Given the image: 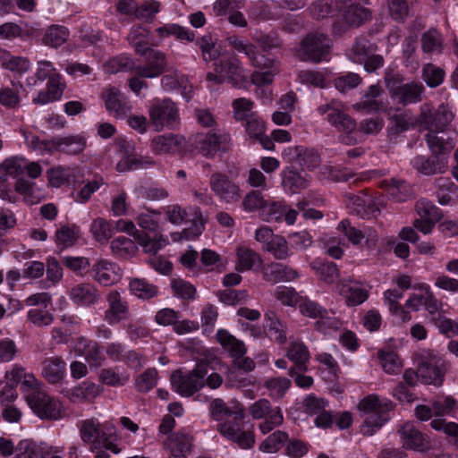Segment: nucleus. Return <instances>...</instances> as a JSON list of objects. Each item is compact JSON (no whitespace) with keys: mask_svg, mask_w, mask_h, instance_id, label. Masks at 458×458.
I'll use <instances>...</instances> for the list:
<instances>
[{"mask_svg":"<svg viewBox=\"0 0 458 458\" xmlns=\"http://www.w3.org/2000/svg\"><path fill=\"white\" fill-rule=\"evenodd\" d=\"M210 412L212 418L216 420L233 415V421L219 424L218 430L225 437L236 442L242 448H250L253 445L254 435L252 432L241 428L240 421L243 419L242 412H233L222 399H215L210 403Z\"/></svg>","mask_w":458,"mask_h":458,"instance_id":"nucleus-1","label":"nucleus"},{"mask_svg":"<svg viewBox=\"0 0 458 458\" xmlns=\"http://www.w3.org/2000/svg\"><path fill=\"white\" fill-rule=\"evenodd\" d=\"M359 409L366 415L360 431L364 436L370 437L389 420L388 411L392 409V403H382L377 396L369 395L359 403Z\"/></svg>","mask_w":458,"mask_h":458,"instance_id":"nucleus-2","label":"nucleus"},{"mask_svg":"<svg viewBox=\"0 0 458 458\" xmlns=\"http://www.w3.org/2000/svg\"><path fill=\"white\" fill-rule=\"evenodd\" d=\"M208 372V363L199 362L187 373H182L181 370L173 372L170 377L171 385L179 394L190 397L205 386Z\"/></svg>","mask_w":458,"mask_h":458,"instance_id":"nucleus-3","label":"nucleus"},{"mask_svg":"<svg viewBox=\"0 0 458 458\" xmlns=\"http://www.w3.org/2000/svg\"><path fill=\"white\" fill-rule=\"evenodd\" d=\"M385 83L391 98L394 101L397 102V104L408 106L417 104L422 100V94L425 88L420 82L411 81L409 83H402L399 78L386 74Z\"/></svg>","mask_w":458,"mask_h":458,"instance_id":"nucleus-4","label":"nucleus"},{"mask_svg":"<svg viewBox=\"0 0 458 458\" xmlns=\"http://www.w3.org/2000/svg\"><path fill=\"white\" fill-rule=\"evenodd\" d=\"M149 122L157 131L174 128L179 123V109L170 98L154 99L148 108Z\"/></svg>","mask_w":458,"mask_h":458,"instance_id":"nucleus-5","label":"nucleus"},{"mask_svg":"<svg viewBox=\"0 0 458 458\" xmlns=\"http://www.w3.org/2000/svg\"><path fill=\"white\" fill-rule=\"evenodd\" d=\"M331 47V39L325 34L311 32L301 42L298 56L302 61L319 63L326 59Z\"/></svg>","mask_w":458,"mask_h":458,"instance_id":"nucleus-6","label":"nucleus"},{"mask_svg":"<svg viewBox=\"0 0 458 458\" xmlns=\"http://www.w3.org/2000/svg\"><path fill=\"white\" fill-rule=\"evenodd\" d=\"M447 364L445 360L434 352H428L419 363L420 382L425 385L440 386L443 384Z\"/></svg>","mask_w":458,"mask_h":458,"instance_id":"nucleus-7","label":"nucleus"},{"mask_svg":"<svg viewBox=\"0 0 458 458\" xmlns=\"http://www.w3.org/2000/svg\"><path fill=\"white\" fill-rule=\"evenodd\" d=\"M453 120V114L447 106L442 105L434 109L429 104H423L420 106V114L417 120L420 126L429 131L428 132L444 131L446 126Z\"/></svg>","mask_w":458,"mask_h":458,"instance_id":"nucleus-8","label":"nucleus"},{"mask_svg":"<svg viewBox=\"0 0 458 458\" xmlns=\"http://www.w3.org/2000/svg\"><path fill=\"white\" fill-rule=\"evenodd\" d=\"M26 400L32 411L41 419L58 420L61 418V403L43 390L27 394Z\"/></svg>","mask_w":458,"mask_h":458,"instance_id":"nucleus-9","label":"nucleus"},{"mask_svg":"<svg viewBox=\"0 0 458 458\" xmlns=\"http://www.w3.org/2000/svg\"><path fill=\"white\" fill-rule=\"evenodd\" d=\"M317 111L320 115L327 114V121L339 131L352 133L357 128L356 121L342 111L335 100L319 106Z\"/></svg>","mask_w":458,"mask_h":458,"instance_id":"nucleus-10","label":"nucleus"},{"mask_svg":"<svg viewBox=\"0 0 458 458\" xmlns=\"http://www.w3.org/2000/svg\"><path fill=\"white\" fill-rule=\"evenodd\" d=\"M231 136L229 133L217 130L209 131L197 141L198 151L206 157H213L216 154L225 153L229 149Z\"/></svg>","mask_w":458,"mask_h":458,"instance_id":"nucleus-11","label":"nucleus"},{"mask_svg":"<svg viewBox=\"0 0 458 458\" xmlns=\"http://www.w3.org/2000/svg\"><path fill=\"white\" fill-rule=\"evenodd\" d=\"M214 71L221 73L224 81H227L235 88H242L247 81V75L241 62L235 56L225 57L214 64Z\"/></svg>","mask_w":458,"mask_h":458,"instance_id":"nucleus-12","label":"nucleus"},{"mask_svg":"<svg viewBox=\"0 0 458 458\" xmlns=\"http://www.w3.org/2000/svg\"><path fill=\"white\" fill-rule=\"evenodd\" d=\"M212 191L225 203H236L241 199L239 185L229 180V177L222 173H214L209 180Z\"/></svg>","mask_w":458,"mask_h":458,"instance_id":"nucleus-13","label":"nucleus"},{"mask_svg":"<svg viewBox=\"0 0 458 458\" xmlns=\"http://www.w3.org/2000/svg\"><path fill=\"white\" fill-rule=\"evenodd\" d=\"M107 112L117 119L126 118L132 106L128 98L114 87L107 88L102 94Z\"/></svg>","mask_w":458,"mask_h":458,"instance_id":"nucleus-14","label":"nucleus"},{"mask_svg":"<svg viewBox=\"0 0 458 458\" xmlns=\"http://www.w3.org/2000/svg\"><path fill=\"white\" fill-rule=\"evenodd\" d=\"M146 56V64L135 68L140 77L152 79L158 77L165 72H167V61L165 54L158 50L148 48Z\"/></svg>","mask_w":458,"mask_h":458,"instance_id":"nucleus-15","label":"nucleus"},{"mask_svg":"<svg viewBox=\"0 0 458 458\" xmlns=\"http://www.w3.org/2000/svg\"><path fill=\"white\" fill-rule=\"evenodd\" d=\"M103 388L90 381H83L72 388H64L61 393L73 403H91L98 396Z\"/></svg>","mask_w":458,"mask_h":458,"instance_id":"nucleus-16","label":"nucleus"},{"mask_svg":"<svg viewBox=\"0 0 458 458\" xmlns=\"http://www.w3.org/2000/svg\"><path fill=\"white\" fill-rule=\"evenodd\" d=\"M108 309L105 311V319L109 325L118 324L122 320L130 318L128 302L121 297L116 291H112L107 295Z\"/></svg>","mask_w":458,"mask_h":458,"instance_id":"nucleus-17","label":"nucleus"},{"mask_svg":"<svg viewBox=\"0 0 458 458\" xmlns=\"http://www.w3.org/2000/svg\"><path fill=\"white\" fill-rule=\"evenodd\" d=\"M150 147L156 154H177L184 150L186 140L179 134L158 135L152 139Z\"/></svg>","mask_w":458,"mask_h":458,"instance_id":"nucleus-18","label":"nucleus"},{"mask_svg":"<svg viewBox=\"0 0 458 458\" xmlns=\"http://www.w3.org/2000/svg\"><path fill=\"white\" fill-rule=\"evenodd\" d=\"M403 447L415 451H423L429 447L430 442L427 436L423 435L411 423L403 424L399 429Z\"/></svg>","mask_w":458,"mask_h":458,"instance_id":"nucleus-19","label":"nucleus"},{"mask_svg":"<svg viewBox=\"0 0 458 458\" xmlns=\"http://www.w3.org/2000/svg\"><path fill=\"white\" fill-rule=\"evenodd\" d=\"M411 165L418 173L429 176L445 173L447 168V160L446 157L434 155L431 157L419 155L412 159Z\"/></svg>","mask_w":458,"mask_h":458,"instance_id":"nucleus-20","label":"nucleus"},{"mask_svg":"<svg viewBox=\"0 0 458 458\" xmlns=\"http://www.w3.org/2000/svg\"><path fill=\"white\" fill-rule=\"evenodd\" d=\"M23 173V160L16 157L5 159L0 164V197L12 201L5 185L9 177H16Z\"/></svg>","mask_w":458,"mask_h":458,"instance_id":"nucleus-21","label":"nucleus"},{"mask_svg":"<svg viewBox=\"0 0 458 458\" xmlns=\"http://www.w3.org/2000/svg\"><path fill=\"white\" fill-rule=\"evenodd\" d=\"M48 151H61L69 155H77L83 151L86 140L80 135L54 137L48 141Z\"/></svg>","mask_w":458,"mask_h":458,"instance_id":"nucleus-22","label":"nucleus"},{"mask_svg":"<svg viewBox=\"0 0 458 458\" xmlns=\"http://www.w3.org/2000/svg\"><path fill=\"white\" fill-rule=\"evenodd\" d=\"M92 277L100 284L108 286L120 280V269L114 264L106 259H100L92 266Z\"/></svg>","mask_w":458,"mask_h":458,"instance_id":"nucleus-23","label":"nucleus"},{"mask_svg":"<svg viewBox=\"0 0 458 458\" xmlns=\"http://www.w3.org/2000/svg\"><path fill=\"white\" fill-rule=\"evenodd\" d=\"M263 279L271 284L291 282L299 277L298 272L284 264L272 262L262 268Z\"/></svg>","mask_w":458,"mask_h":458,"instance_id":"nucleus-24","label":"nucleus"},{"mask_svg":"<svg viewBox=\"0 0 458 458\" xmlns=\"http://www.w3.org/2000/svg\"><path fill=\"white\" fill-rule=\"evenodd\" d=\"M169 452V458H187L192 447V438L183 432L169 436L164 443Z\"/></svg>","mask_w":458,"mask_h":458,"instance_id":"nucleus-25","label":"nucleus"},{"mask_svg":"<svg viewBox=\"0 0 458 458\" xmlns=\"http://www.w3.org/2000/svg\"><path fill=\"white\" fill-rule=\"evenodd\" d=\"M337 230L343 233L350 242L353 245H359L366 238V244L369 248L377 241V235L369 229H358L352 226L349 220L344 219L337 225Z\"/></svg>","mask_w":458,"mask_h":458,"instance_id":"nucleus-26","label":"nucleus"},{"mask_svg":"<svg viewBox=\"0 0 458 458\" xmlns=\"http://www.w3.org/2000/svg\"><path fill=\"white\" fill-rule=\"evenodd\" d=\"M69 296L74 303L80 306L94 305L100 299L98 289L89 283H81L74 285L70 290Z\"/></svg>","mask_w":458,"mask_h":458,"instance_id":"nucleus-27","label":"nucleus"},{"mask_svg":"<svg viewBox=\"0 0 458 458\" xmlns=\"http://www.w3.org/2000/svg\"><path fill=\"white\" fill-rule=\"evenodd\" d=\"M42 376L52 385L61 382L66 372V363L62 357L55 356L44 360Z\"/></svg>","mask_w":458,"mask_h":458,"instance_id":"nucleus-28","label":"nucleus"},{"mask_svg":"<svg viewBox=\"0 0 458 458\" xmlns=\"http://www.w3.org/2000/svg\"><path fill=\"white\" fill-rule=\"evenodd\" d=\"M345 196L349 201L348 204L352 207L358 215L376 217L380 212L371 197L366 195L363 191H360L357 195L348 193Z\"/></svg>","mask_w":458,"mask_h":458,"instance_id":"nucleus-29","label":"nucleus"},{"mask_svg":"<svg viewBox=\"0 0 458 458\" xmlns=\"http://www.w3.org/2000/svg\"><path fill=\"white\" fill-rule=\"evenodd\" d=\"M428 147L432 152V155L438 156L439 157H445L449 155L455 146V138L453 136H438L435 132H428L425 136Z\"/></svg>","mask_w":458,"mask_h":458,"instance_id":"nucleus-30","label":"nucleus"},{"mask_svg":"<svg viewBox=\"0 0 458 458\" xmlns=\"http://www.w3.org/2000/svg\"><path fill=\"white\" fill-rule=\"evenodd\" d=\"M377 46L371 42L368 37L360 35L357 37L349 51L350 59L357 64L364 62L368 56L376 53Z\"/></svg>","mask_w":458,"mask_h":458,"instance_id":"nucleus-31","label":"nucleus"},{"mask_svg":"<svg viewBox=\"0 0 458 458\" xmlns=\"http://www.w3.org/2000/svg\"><path fill=\"white\" fill-rule=\"evenodd\" d=\"M64 83L61 82V75L53 74L47 82L46 91H40L38 95L32 99L34 104L45 105L49 102L58 100L62 98Z\"/></svg>","mask_w":458,"mask_h":458,"instance_id":"nucleus-32","label":"nucleus"},{"mask_svg":"<svg viewBox=\"0 0 458 458\" xmlns=\"http://www.w3.org/2000/svg\"><path fill=\"white\" fill-rule=\"evenodd\" d=\"M266 327L268 335L278 344H284L287 341V327L273 310H268L264 315Z\"/></svg>","mask_w":458,"mask_h":458,"instance_id":"nucleus-33","label":"nucleus"},{"mask_svg":"<svg viewBox=\"0 0 458 458\" xmlns=\"http://www.w3.org/2000/svg\"><path fill=\"white\" fill-rule=\"evenodd\" d=\"M437 194L441 205L458 201V186L448 177H439L435 181Z\"/></svg>","mask_w":458,"mask_h":458,"instance_id":"nucleus-34","label":"nucleus"},{"mask_svg":"<svg viewBox=\"0 0 458 458\" xmlns=\"http://www.w3.org/2000/svg\"><path fill=\"white\" fill-rule=\"evenodd\" d=\"M236 255V270L239 272L254 269L261 266L263 262L258 252L245 246L238 247Z\"/></svg>","mask_w":458,"mask_h":458,"instance_id":"nucleus-35","label":"nucleus"},{"mask_svg":"<svg viewBox=\"0 0 458 458\" xmlns=\"http://www.w3.org/2000/svg\"><path fill=\"white\" fill-rule=\"evenodd\" d=\"M216 338L219 344L225 349L232 358H241L245 355L247 348L244 343L236 339L225 329H220L216 333Z\"/></svg>","mask_w":458,"mask_h":458,"instance_id":"nucleus-36","label":"nucleus"},{"mask_svg":"<svg viewBox=\"0 0 458 458\" xmlns=\"http://www.w3.org/2000/svg\"><path fill=\"white\" fill-rule=\"evenodd\" d=\"M187 81V78L176 70L161 78V85L165 90L171 91L175 89H182V97L189 101L191 98V87L188 89Z\"/></svg>","mask_w":458,"mask_h":458,"instance_id":"nucleus-37","label":"nucleus"},{"mask_svg":"<svg viewBox=\"0 0 458 458\" xmlns=\"http://www.w3.org/2000/svg\"><path fill=\"white\" fill-rule=\"evenodd\" d=\"M371 13L369 9L358 4L348 5L344 13L343 19L349 27H360L361 24L369 21Z\"/></svg>","mask_w":458,"mask_h":458,"instance_id":"nucleus-38","label":"nucleus"},{"mask_svg":"<svg viewBox=\"0 0 458 458\" xmlns=\"http://www.w3.org/2000/svg\"><path fill=\"white\" fill-rule=\"evenodd\" d=\"M133 237L142 246L146 253L152 254L153 256L165 244V240L160 233L149 234L141 231H135Z\"/></svg>","mask_w":458,"mask_h":458,"instance_id":"nucleus-39","label":"nucleus"},{"mask_svg":"<svg viewBox=\"0 0 458 458\" xmlns=\"http://www.w3.org/2000/svg\"><path fill=\"white\" fill-rule=\"evenodd\" d=\"M384 185L387 194L395 202H404L412 197L410 185L403 180L392 178L385 181Z\"/></svg>","mask_w":458,"mask_h":458,"instance_id":"nucleus-40","label":"nucleus"},{"mask_svg":"<svg viewBox=\"0 0 458 458\" xmlns=\"http://www.w3.org/2000/svg\"><path fill=\"white\" fill-rule=\"evenodd\" d=\"M381 92L382 90L378 84L371 85L365 91L361 99L353 105V108L366 113L377 111L381 106V103L377 100V98L380 96Z\"/></svg>","mask_w":458,"mask_h":458,"instance_id":"nucleus-41","label":"nucleus"},{"mask_svg":"<svg viewBox=\"0 0 458 458\" xmlns=\"http://www.w3.org/2000/svg\"><path fill=\"white\" fill-rule=\"evenodd\" d=\"M286 356L294 363L295 369L299 371L307 369L306 363L310 359V352L304 344L301 342H292L287 351Z\"/></svg>","mask_w":458,"mask_h":458,"instance_id":"nucleus-42","label":"nucleus"},{"mask_svg":"<svg viewBox=\"0 0 458 458\" xmlns=\"http://www.w3.org/2000/svg\"><path fill=\"white\" fill-rule=\"evenodd\" d=\"M79 171L76 168L58 166L48 171L49 182L53 186L59 187L64 183H77L75 179Z\"/></svg>","mask_w":458,"mask_h":458,"instance_id":"nucleus-43","label":"nucleus"},{"mask_svg":"<svg viewBox=\"0 0 458 458\" xmlns=\"http://www.w3.org/2000/svg\"><path fill=\"white\" fill-rule=\"evenodd\" d=\"M99 422L95 419H88L81 422L80 428V435L81 440L85 444H94L91 447V451L94 452L97 449V440L99 437Z\"/></svg>","mask_w":458,"mask_h":458,"instance_id":"nucleus-44","label":"nucleus"},{"mask_svg":"<svg viewBox=\"0 0 458 458\" xmlns=\"http://www.w3.org/2000/svg\"><path fill=\"white\" fill-rule=\"evenodd\" d=\"M120 151L123 154V159L118 162L116 168L119 172L131 170L133 167H138L139 160L133 156L134 147L126 140L119 142Z\"/></svg>","mask_w":458,"mask_h":458,"instance_id":"nucleus-45","label":"nucleus"},{"mask_svg":"<svg viewBox=\"0 0 458 458\" xmlns=\"http://www.w3.org/2000/svg\"><path fill=\"white\" fill-rule=\"evenodd\" d=\"M197 45L201 50L204 61H215L220 55V47L217 46L216 39L210 34L204 35L197 41Z\"/></svg>","mask_w":458,"mask_h":458,"instance_id":"nucleus-46","label":"nucleus"},{"mask_svg":"<svg viewBox=\"0 0 458 458\" xmlns=\"http://www.w3.org/2000/svg\"><path fill=\"white\" fill-rule=\"evenodd\" d=\"M148 35V30L140 26L133 27L128 35L130 45L140 55H147L148 53V48H149L147 42Z\"/></svg>","mask_w":458,"mask_h":458,"instance_id":"nucleus-47","label":"nucleus"},{"mask_svg":"<svg viewBox=\"0 0 458 458\" xmlns=\"http://www.w3.org/2000/svg\"><path fill=\"white\" fill-rule=\"evenodd\" d=\"M295 152L297 162L303 168L312 170L319 165L320 156L316 150L298 146Z\"/></svg>","mask_w":458,"mask_h":458,"instance_id":"nucleus-48","label":"nucleus"},{"mask_svg":"<svg viewBox=\"0 0 458 458\" xmlns=\"http://www.w3.org/2000/svg\"><path fill=\"white\" fill-rule=\"evenodd\" d=\"M23 89L22 84L20 82L12 83V87H4L0 89V104L9 107H16L20 101V92Z\"/></svg>","mask_w":458,"mask_h":458,"instance_id":"nucleus-49","label":"nucleus"},{"mask_svg":"<svg viewBox=\"0 0 458 458\" xmlns=\"http://www.w3.org/2000/svg\"><path fill=\"white\" fill-rule=\"evenodd\" d=\"M338 292L345 297L349 305L361 304L368 298V293L365 290L346 284H340L338 285Z\"/></svg>","mask_w":458,"mask_h":458,"instance_id":"nucleus-50","label":"nucleus"},{"mask_svg":"<svg viewBox=\"0 0 458 458\" xmlns=\"http://www.w3.org/2000/svg\"><path fill=\"white\" fill-rule=\"evenodd\" d=\"M68 35L69 32L64 27L51 26L47 30L43 42L51 47H58L67 40Z\"/></svg>","mask_w":458,"mask_h":458,"instance_id":"nucleus-51","label":"nucleus"},{"mask_svg":"<svg viewBox=\"0 0 458 458\" xmlns=\"http://www.w3.org/2000/svg\"><path fill=\"white\" fill-rule=\"evenodd\" d=\"M264 195L258 190H253L248 192L242 199V207L246 212L261 213L266 205Z\"/></svg>","mask_w":458,"mask_h":458,"instance_id":"nucleus-52","label":"nucleus"},{"mask_svg":"<svg viewBox=\"0 0 458 458\" xmlns=\"http://www.w3.org/2000/svg\"><path fill=\"white\" fill-rule=\"evenodd\" d=\"M131 293L140 299H150L157 294V287L144 279L135 278L130 282Z\"/></svg>","mask_w":458,"mask_h":458,"instance_id":"nucleus-53","label":"nucleus"},{"mask_svg":"<svg viewBox=\"0 0 458 458\" xmlns=\"http://www.w3.org/2000/svg\"><path fill=\"white\" fill-rule=\"evenodd\" d=\"M265 250L271 253L276 259H286L291 256V251L287 241L281 235L276 237L268 242Z\"/></svg>","mask_w":458,"mask_h":458,"instance_id":"nucleus-54","label":"nucleus"},{"mask_svg":"<svg viewBox=\"0 0 458 458\" xmlns=\"http://www.w3.org/2000/svg\"><path fill=\"white\" fill-rule=\"evenodd\" d=\"M235 120L245 122L257 114L253 112V102L247 98H237L233 102Z\"/></svg>","mask_w":458,"mask_h":458,"instance_id":"nucleus-55","label":"nucleus"},{"mask_svg":"<svg viewBox=\"0 0 458 458\" xmlns=\"http://www.w3.org/2000/svg\"><path fill=\"white\" fill-rule=\"evenodd\" d=\"M112 251L120 257H128L135 253L137 246L134 242L127 237L119 236L111 242Z\"/></svg>","mask_w":458,"mask_h":458,"instance_id":"nucleus-56","label":"nucleus"},{"mask_svg":"<svg viewBox=\"0 0 458 458\" xmlns=\"http://www.w3.org/2000/svg\"><path fill=\"white\" fill-rule=\"evenodd\" d=\"M134 67V62L125 55H119L109 59L104 65L106 72L113 74L120 72H127Z\"/></svg>","mask_w":458,"mask_h":458,"instance_id":"nucleus-57","label":"nucleus"},{"mask_svg":"<svg viewBox=\"0 0 458 458\" xmlns=\"http://www.w3.org/2000/svg\"><path fill=\"white\" fill-rule=\"evenodd\" d=\"M28 320L36 327H47L53 322L54 316L47 310V307H34L28 312Z\"/></svg>","mask_w":458,"mask_h":458,"instance_id":"nucleus-58","label":"nucleus"},{"mask_svg":"<svg viewBox=\"0 0 458 458\" xmlns=\"http://www.w3.org/2000/svg\"><path fill=\"white\" fill-rule=\"evenodd\" d=\"M445 74L442 68L428 64L423 68L422 77L428 87L436 88L443 82Z\"/></svg>","mask_w":458,"mask_h":458,"instance_id":"nucleus-59","label":"nucleus"},{"mask_svg":"<svg viewBox=\"0 0 458 458\" xmlns=\"http://www.w3.org/2000/svg\"><path fill=\"white\" fill-rule=\"evenodd\" d=\"M90 232L98 242H107L113 234L110 224L104 218L98 217L93 220L90 225Z\"/></svg>","mask_w":458,"mask_h":458,"instance_id":"nucleus-60","label":"nucleus"},{"mask_svg":"<svg viewBox=\"0 0 458 458\" xmlns=\"http://www.w3.org/2000/svg\"><path fill=\"white\" fill-rule=\"evenodd\" d=\"M421 47L426 53H439L442 48V39L435 30H429L421 37Z\"/></svg>","mask_w":458,"mask_h":458,"instance_id":"nucleus-61","label":"nucleus"},{"mask_svg":"<svg viewBox=\"0 0 458 458\" xmlns=\"http://www.w3.org/2000/svg\"><path fill=\"white\" fill-rule=\"evenodd\" d=\"M274 296L282 304L287 306H295L301 300V295L294 288L284 285L278 286L275 291Z\"/></svg>","mask_w":458,"mask_h":458,"instance_id":"nucleus-62","label":"nucleus"},{"mask_svg":"<svg viewBox=\"0 0 458 458\" xmlns=\"http://www.w3.org/2000/svg\"><path fill=\"white\" fill-rule=\"evenodd\" d=\"M284 212L285 207L281 202L266 200L260 217L267 222L280 221Z\"/></svg>","mask_w":458,"mask_h":458,"instance_id":"nucleus-63","label":"nucleus"},{"mask_svg":"<svg viewBox=\"0 0 458 458\" xmlns=\"http://www.w3.org/2000/svg\"><path fill=\"white\" fill-rule=\"evenodd\" d=\"M159 212H149L140 214L138 216V225L142 229L141 232L155 234L158 233L159 224H158Z\"/></svg>","mask_w":458,"mask_h":458,"instance_id":"nucleus-64","label":"nucleus"}]
</instances>
